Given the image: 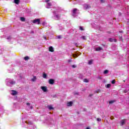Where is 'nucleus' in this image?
<instances>
[{"label": "nucleus", "mask_w": 129, "mask_h": 129, "mask_svg": "<svg viewBox=\"0 0 129 129\" xmlns=\"http://www.w3.org/2000/svg\"><path fill=\"white\" fill-rule=\"evenodd\" d=\"M61 11L62 10H61V8L59 7L56 8V9L52 12L53 15L52 16V19H53V20H55L56 21L60 20V18H61L60 13H61Z\"/></svg>", "instance_id": "obj_1"}, {"label": "nucleus", "mask_w": 129, "mask_h": 129, "mask_svg": "<svg viewBox=\"0 0 129 129\" xmlns=\"http://www.w3.org/2000/svg\"><path fill=\"white\" fill-rule=\"evenodd\" d=\"M6 84L8 86L12 87L14 84H16V82L14 80L9 79L6 80Z\"/></svg>", "instance_id": "obj_2"}, {"label": "nucleus", "mask_w": 129, "mask_h": 129, "mask_svg": "<svg viewBox=\"0 0 129 129\" xmlns=\"http://www.w3.org/2000/svg\"><path fill=\"white\" fill-rule=\"evenodd\" d=\"M72 16L74 18H75L78 16V10L77 9H74L72 11Z\"/></svg>", "instance_id": "obj_3"}, {"label": "nucleus", "mask_w": 129, "mask_h": 129, "mask_svg": "<svg viewBox=\"0 0 129 129\" xmlns=\"http://www.w3.org/2000/svg\"><path fill=\"white\" fill-rule=\"evenodd\" d=\"M125 122H126V119H122L120 121V125L122 126V125H124L125 124Z\"/></svg>", "instance_id": "obj_4"}, {"label": "nucleus", "mask_w": 129, "mask_h": 129, "mask_svg": "<svg viewBox=\"0 0 129 129\" xmlns=\"http://www.w3.org/2000/svg\"><path fill=\"white\" fill-rule=\"evenodd\" d=\"M90 8H91V7L90 6V5H89L88 4L84 5V10H88V9H90Z\"/></svg>", "instance_id": "obj_5"}, {"label": "nucleus", "mask_w": 129, "mask_h": 129, "mask_svg": "<svg viewBox=\"0 0 129 129\" xmlns=\"http://www.w3.org/2000/svg\"><path fill=\"white\" fill-rule=\"evenodd\" d=\"M33 23L36 24L37 25H40V19H37L33 20Z\"/></svg>", "instance_id": "obj_6"}, {"label": "nucleus", "mask_w": 129, "mask_h": 129, "mask_svg": "<svg viewBox=\"0 0 129 129\" xmlns=\"http://www.w3.org/2000/svg\"><path fill=\"white\" fill-rule=\"evenodd\" d=\"M12 95H17L18 94V92L15 90H12L11 92Z\"/></svg>", "instance_id": "obj_7"}, {"label": "nucleus", "mask_w": 129, "mask_h": 129, "mask_svg": "<svg viewBox=\"0 0 129 129\" xmlns=\"http://www.w3.org/2000/svg\"><path fill=\"white\" fill-rule=\"evenodd\" d=\"M41 89H42L44 92H47V88L46 87L42 86L41 87Z\"/></svg>", "instance_id": "obj_8"}, {"label": "nucleus", "mask_w": 129, "mask_h": 129, "mask_svg": "<svg viewBox=\"0 0 129 129\" xmlns=\"http://www.w3.org/2000/svg\"><path fill=\"white\" fill-rule=\"evenodd\" d=\"M54 82H55V81L53 79H49V84L53 85V84H54Z\"/></svg>", "instance_id": "obj_9"}, {"label": "nucleus", "mask_w": 129, "mask_h": 129, "mask_svg": "<svg viewBox=\"0 0 129 129\" xmlns=\"http://www.w3.org/2000/svg\"><path fill=\"white\" fill-rule=\"evenodd\" d=\"M52 6V4L51 3H47L46 4V9H50V8H51V7Z\"/></svg>", "instance_id": "obj_10"}, {"label": "nucleus", "mask_w": 129, "mask_h": 129, "mask_svg": "<svg viewBox=\"0 0 129 129\" xmlns=\"http://www.w3.org/2000/svg\"><path fill=\"white\" fill-rule=\"evenodd\" d=\"M73 104V102L72 101L69 102L67 103L68 106H72Z\"/></svg>", "instance_id": "obj_11"}, {"label": "nucleus", "mask_w": 129, "mask_h": 129, "mask_svg": "<svg viewBox=\"0 0 129 129\" xmlns=\"http://www.w3.org/2000/svg\"><path fill=\"white\" fill-rule=\"evenodd\" d=\"M49 50L50 52H54V48H53L52 46H50L49 48Z\"/></svg>", "instance_id": "obj_12"}, {"label": "nucleus", "mask_w": 129, "mask_h": 129, "mask_svg": "<svg viewBox=\"0 0 129 129\" xmlns=\"http://www.w3.org/2000/svg\"><path fill=\"white\" fill-rule=\"evenodd\" d=\"M36 80H37V77L36 76H34L33 78L31 79V81H32V82H35Z\"/></svg>", "instance_id": "obj_13"}, {"label": "nucleus", "mask_w": 129, "mask_h": 129, "mask_svg": "<svg viewBox=\"0 0 129 129\" xmlns=\"http://www.w3.org/2000/svg\"><path fill=\"white\" fill-rule=\"evenodd\" d=\"M109 42H116V39H113L112 38H109Z\"/></svg>", "instance_id": "obj_14"}, {"label": "nucleus", "mask_w": 129, "mask_h": 129, "mask_svg": "<svg viewBox=\"0 0 129 129\" xmlns=\"http://www.w3.org/2000/svg\"><path fill=\"white\" fill-rule=\"evenodd\" d=\"M42 25L43 26H44V27H48V25L47 23H46V22H44L43 23H42Z\"/></svg>", "instance_id": "obj_15"}, {"label": "nucleus", "mask_w": 129, "mask_h": 129, "mask_svg": "<svg viewBox=\"0 0 129 129\" xmlns=\"http://www.w3.org/2000/svg\"><path fill=\"white\" fill-rule=\"evenodd\" d=\"M15 4H16V5H19L20 4V0H14Z\"/></svg>", "instance_id": "obj_16"}, {"label": "nucleus", "mask_w": 129, "mask_h": 129, "mask_svg": "<svg viewBox=\"0 0 129 129\" xmlns=\"http://www.w3.org/2000/svg\"><path fill=\"white\" fill-rule=\"evenodd\" d=\"M80 38H81V39H82V40H86V37L85 36H81Z\"/></svg>", "instance_id": "obj_17"}, {"label": "nucleus", "mask_w": 129, "mask_h": 129, "mask_svg": "<svg viewBox=\"0 0 129 129\" xmlns=\"http://www.w3.org/2000/svg\"><path fill=\"white\" fill-rule=\"evenodd\" d=\"M24 60H25V61H28V60H29L30 59V57H29V56H25L24 58Z\"/></svg>", "instance_id": "obj_18"}, {"label": "nucleus", "mask_w": 129, "mask_h": 129, "mask_svg": "<svg viewBox=\"0 0 129 129\" xmlns=\"http://www.w3.org/2000/svg\"><path fill=\"white\" fill-rule=\"evenodd\" d=\"M101 50H102V48L101 47H97L96 48V51H100Z\"/></svg>", "instance_id": "obj_19"}, {"label": "nucleus", "mask_w": 129, "mask_h": 129, "mask_svg": "<svg viewBox=\"0 0 129 129\" xmlns=\"http://www.w3.org/2000/svg\"><path fill=\"white\" fill-rule=\"evenodd\" d=\"M84 82H86V83H88L89 81H88V79H84L83 80Z\"/></svg>", "instance_id": "obj_20"}, {"label": "nucleus", "mask_w": 129, "mask_h": 129, "mask_svg": "<svg viewBox=\"0 0 129 129\" xmlns=\"http://www.w3.org/2000/svg\"><path fill=\"white\" fill-rule=\"evenodd\" d=\"M20 20H21V22H25V18H24V17H21Z\"/></svg>", "instance_id": "obj_21"}, {"label": "nucleus", "mask_w": 129, "mask_h": 129, "mask_svg": "<svg viewBox=\"0 0 129 129\" xmlns=\"http://www.w3.org/2000/svg\"><path fill=\"white\" fill-rule=\"evenodd\" d=\"M43 77L45 79H46L47 78V75H46V74L44 73V74H43Z\"/></svg>", "instance_id": "obj_22"}, {"label": "nucleus", "mask_w": 129, "mask_h": 129, "mask_svg": "<svg viewBox=\"0 0 129 129\" xmlns=\"http://www.w3.org/2000/svg\"><path fill=\"white\" fill-rule=\"evenodd\" d=\"M25 123H28V124H30V125L33 124V122H32L31 121H29L28 122V121H26Z\"/></svg>", "instance_id": "obj_23"}, {"label": "nucleus", "mask_w": 129, "mask_h": 129, "mask_svg": "<svg viewBox=\"0 0 129 129\" xmlns=\"http://www.w3.org/2000/svg\"><path fill=\"white\" fill-rule=\"evenodd\" d=\"M108 73V70H106L104 71V74H107Z\"/></svg>", "instance_id": "obj_24"}, {"label": "nucleus", "mask_w": 129, "mask_h": 129, "mask_svg": "<svg viewBox=\"0 0 129 129\" xmlns=\"http://www.w3.org/2000/svg\"><path fill=\"white\" fill-rule=\"evenodd\" d=\"M110 86H111V85H110V84H108L106 85V88H109V87H110Z\"/></svg>", "instance_id": "obj_25"}, {"label": "nucleus", "mask_w": 129, "mask_h": 129, "mask_svg": "<svg viewBox=\"0 0 129 129\" xmlns=\"http://www.w3.org/2000/svg\"><path fill=\"white\" fill-rule=\"evenodd\" d=\"M48 108L50 110L53 109V107H52V106H48Z\"/></svg>", "instance_id": "obj_26"}, {"label": "nucleus", "mask_w": 129, "mask_h": 129, "mask_svg": "<svg viewBox=\"0 0 129 129\" xmlns=\"http://www.w3.org/2000/svg\"><path fill=\"white\" fill-rule=\"evenodd\" d=\"M79 29H80L81 31H84V29H83V27H82V26H80V27Z\"/></svg>", "instance_id": "obj_27"}, {"label": "nucleus", "mask_w": 129, "mask_h": 129, "mask_svg": "<svg viewBox=\"0 0 129 129\" xmlns=\"http://www.w3.org/2000/svg\"><path fill=\"white\" fill-rule=\"evenodd\" d=\"M114 102V101H109V104H112Z\"/></svg>", "instance_id": "obj_28"}, {"label": "nucleus", "mask_w": 129, "mask_h": 129, "mask_svg": "<svg viewBox=\"0 0 129 129\" xmlns=\"http://www.w3.org/2000/svg\"><path fill=\"white\" fill-rule=\"evenodd\" d=\"M11 39H12V37L9 36V37H7V40H9V41H11Z\"/></svg>", "instance_id": "obj_29"}, {"label": "nucleus", "mask_w": 129, "mask_h": 129, "mask_svg": "<svg viewBox=\"0 0 129 129\" xmlns=\"http://www.w3.org/2000/svg\"><path fill=\"white\" fill-rule=\"evenodd\" d=\"M88 64H89V65H91V64H92V60H90V61H89Z\"/></svg>", "instance_id": "obj_30"}, {"label": "nucleus", "mask_w": 129, "mask_h": 129, "mask_svg": "<svg viewBox=\"0 0 129 129\" xmlns=\"http://www.w3.org/2000/svg\"><path fill=\"white\" fill-rule=\"evenodd\" d=\"M96 119L98 121H101V118H97Z\"/></svg>", "instance_id": "obj_31"}, {"label": "nucleus", "mask_w": 129, "mask_h": 129, "mask_svg": "<svg viewBox=\"0 0 129 129\" xmlns=\"http://www.w3.org/2000/svg\"><path fill=\"white\" fill-rule=\"evenodd\" d=\"M111 83L112 84H114V83H115V80H113L111 81Z\"/></svg>", "instance_id": "obj_32"}, {"label": "nucleus", "mask_w": 129, "mask_h": 129, "mask_svg": "<svg viewBox=\"0 0 129 129\" xmlns=\"http://www.w3.org/2000/svg\"><path fill=\"white\" fill-rule=\"evenodd\" d=\"M72 67L73 68H76L77 66L75 64H73V66H72Z\"/></svg>", "instance_id": "obj_33"}, {"label": "nucleus", "mask_w": 129, "mask_h": 129, "mask_svg": "<svg viewBox=\"0 0 129 129\" xmlns=\"http://www.w3.org/2000/svg\"><path fill=\"white\" fill-rule=\"evenodd\" d=\"M57 39H61V35H58L57 36Z\"/></svg>", "instance_id": "obj_34"}, {"label": "nucleus", "mask_w": 129, "mask_h": 129, "mask_svg": "<svg viewBox=\"0 0 129 129\" xmlns=\"http://www.w3.org/2000/svg\"><path fill=\"white\" fill-rule=\"evenodd\" d=\"M68 62L69 63H70V62H72V59H69Z\"/></svg>", "instance_id": "obj_35"}, {"label": "nucleus", "mask_w": 129, "mask_h": 129, "mask_svg": "<svg viewBox=\"0 0 129 129\" xmlns=\"http://www.w3.org/2000/svg\"><path fill=\"white\" fill-rule=\"evenodd\" d=\"M101 3H104L105 2V0H100Z\"/></svg>", "instance_id": "obj_36"}, {"label": "nucleus", "mask_w": 129, "mask_h": 129, "mask_svg": "<svg viewBox=\"0 0 129 129\" xmlns=\"http://www.w3.org/2000/svg\"><path fill=\"white\" fill-rule=\"evenodd\" d=\"M50 0H45V3H49Z\"/></svg>", "instance_id": "obj_37"}, {"label": "nucleus", "mask_w": 129, "mask_h": 129, "mask_svg": "<svg viewBox=\"0 0 129 129\" xmlns=\"http://www.w3.org/2000/svg\"><path fill=\"white\" fill-rule=\"evenodd\" d=\"M73 57L74 58H75V57H77V55L76 54H74V55H73Z\"/></svg>", "instance_id": "obj_38"}, {"label": "nucleus", "mask_w": 129, "mask_h": 129, "mask_svg": "<svg viewBox=\"0 0 129 129\" xmlns=\"http://www.w3.org/2000/svg\"><path fill=\"white\" fill-rule=\"evenodd\" d=\"M79 78L82 79L83 78V76H80Z\"/></svg>", "instance_id": "obj_39"}, {"label": "nucleus", "mask_w": 129, "mask_h": 129, "mask_svg": "<svg viewBox=\"0 0 129 129\" xmlns=\"http://www.w3.org/2000/svg\"><path fill=\"white\" fill-rule=\"evenodd\" d=\"M126 92H127V91H126V90H124V93H126Z\"/></svg>", "instance_id": "obj_40"}, {"label": "nucleus", "mask_w": 129, "mask_h": 129, "mask_svg": "<svg viewBox=\"0 0 129 129\" xmlns=\"http://www.w3.org/2000/svg\"><path fill=\"white\" fill-rule=\"evenodd\" d=\"M30 104V103H26V105H28V106H29Z\"/></svg>", "instance_id": "obj_41"}, {"label": "nucleus", "mask_w": 129, "mask_h": 129, "mask_svg": "<svg viewBox=\"0 0 129 129\" xmlns=\"http://www.w3.org/2000/svg\"><path fill=\"white\" fill-rule=\"evenodd\" d=\"M119 39H120V40H122V37H120V38H119Z\"/></svg>", "instance_id": "obj_42"}, {"label": "nucleus", "mask_w": 129, "mask_h": 129, "mask_svg": "<svg viewBox=\"0 0 129 129\" xmlns=\"http://www.w3.org/2000/svg\"><path fill=\"white\" fill-rule=\"evenodd\" d=\"M44 39H45V40H47V37H44Z\"/></svg>", "instance_id": "obj_43"}, {"label": "nucleus", "mask_w": 129, "mask_h": 129, "mask_svg": "<svg viewBox=\"0 0 129 129\" xmlns=\"http://www.w3.org/2000/svg\"><path fill=\"white\" fill-rule=\"evenodd\" d=\"M86 129H90V128L89 127H87Z\"/></svg>", "instance_id": "obj_44"}, {"label": "nucleus", "mask_w": 129, "mask_h": 129, "mask_svg": "<svg viewBox=\"0 0 129 129\" xmlns=\"http://www.w3.org/2000/svg\"><path fill=\"white\" fill-rule=\"evenodd\" d=\"M63 28H62V29H61V28H60V30H63Z\"/></svg>", "instance_id": "obj_45"}, {"label": "nucleus", "mask_w": 129, "mask_h": 129, "mask_svg": "<svg viewBox=\"0 0 129 129\" xmlns=\"http://www.w3.org/2000/svg\"><path fill=\"white\" fill-rule=\"evenodd\" d=\"M119 33H122V31H119Z\"/></svg>", "instance_id": "obj_46"}, {"label": "nucleus", "mask_w": 129, "mask_h": 129, "mask_svg": "<svg viewBox=\"0 0 129 129\" xmlns=\"http://www.w3.org/2000/svg\"><path fill=\"white\" fill-rule=\"evenodd\" d=\"M99 78L100 79H101V77H99Z\"/></svg>", "instance_id": "obj_47"}]
</instances>
